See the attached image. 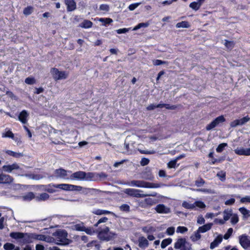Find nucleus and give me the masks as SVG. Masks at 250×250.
<instances>
[{"mask_svg": "<svg viewBox=\"0 0 250 250\" xmlns=\"http://www.w3.org/2000/svg\"><path fill=\"white\" fill-rule=\"evenodd\" d=\"M46 237L43 235L30 234H29V236L28 237V240H31L32 242L33 240H34V239L46 241Z\"/></svg>", "mask_w": 250, "mask_h": 250, "instance_id": "23", "label": "nucleus"}, {"mask_svg": "<svg viewBox=\"0 0 250 250\" xmlns=\"http://www.w3.org/2000/svg\"><path fill=\"white\" fill-rule=\"evenodd\" d=\"M71 172L69 171H67L63 168H59L55 170L54 174L58 178L69 179L70 177H69L68 175Z\"/></svg>", "mask_w": 250, "mask_h": 250, "instance_id": "10", "label": "nucleus"}, {"mask_svg": "<svg viewBox=\"0 0 250 250\" xmlns=\"http://www.w3.org/2000/svg\"><path fill=\"white\" fill-rule=\"evenodd\" d=\"M155 210L157 213L161 214H167L171 212L170 208L164 204L157 205L155 208Z\"/></svg>", "mask_w": 250, "mask_h": 250, "instance_id": "14", "label": "nucleus"}, {"mask_svg": "<svg viewBox=\"0 0 250 250\" xmlns=\"http://www.w3.org/2000/svg\"><path fill=\"white\" fill-rule=\"evenodd\" d=\"M175 232V228L173 227L168 228L166 230V233L168 235H172Z\"/></svg>", "mask_w": 250, "mask_h": 250, "instance_id": "57", "label": "nucleus"}, {"mask_svg": "<svg viewBox=\"0 0 250 250\" xmlns=\"http://www.w3.org/2000/svg\"><path fill=\"white\" fill-rule=\"evenodd\" d=\"M143 231L146 233L154 232L156 231L155 228L152 226H146L142 228Z\"/></svg>", "mask_w": 250, "mask_h": 250, "instance_id": "37", "label": "nucleus"}, {"mask_svg": "<svg viewBox=\"0 0 250 250\" xmlns=\"http://www.w3.org/2000/svg\"><path fill=\"white\" fill-rule=\"evenodd\" d=\"M235 200L233 198H231L229 199L226 200L225 202V204L227 206H231L234 204Z\"/></svg>", "mask_w": 250, "mask_h": 250, "instance_id": "61", "label": "nucleus"}, {"mask_svg": "<svg viewBox=\"0 0 250 250\" xmlns=\"http://www.w3.org/2000/svg\"><path fill=\"white\" fill-rule=\"evenodd\" d=\"M223 240V237L222 235H219L214 240V241L211 243L210 248L211 249H213L218 246L219 244L221 243Z\"/></svg>", "mask_w": 250, "mask_h": 250, "instance_id": "22", "label": "nucleus"}, {"mask_svg": "<svg viewBox=\"0 0 250 250\" xmlns=\"http://www.w3.org/2000/svg\"><path fill=\"white\" fill-rule=\"evenodd\" d=\"M189 26L190 25L189 23L187 21L178 22L176 25L177 28H188Z\"/></svg>", "mask_w": 250, "mask_h": 250, "instance_id": "38", "label": "nucleus"}, {"mask_svg": "<svg viewBox=\"0 0 250 250\" xmlns=\"http://www.w3.org/2000/svg\"><path fill=\"white\" fill-rule=\"evenodd\" d=\"M85 176L86 173L85 172L80 171L72 174L70 176V179L71 180H84Z\"/></svg>", "mask_w": 250, "mask_h": 250, "instance_id": "16", "label": "nucleus"}, {"mask_svg": "<svg viewBox=\"0 0 250 250\" xmlns=\"http://www.w3.org/2000/svg\"><path fill=\"white\" fill-rule=\"evenodd\" d=\"M14 134L9 129H5V130L2 133L1 137L2 138H13Z\"/></svg>", "mask_w": 250, "mask_h": 250, "instance_id": "30", "label": "nucleus"}, {"mask_svg": "<svg viewBox=\"0 0 250 250\" xmlns=\"http://www.w3.org/2000/svg\"><path fill=\"white\" fill-rule=\"evenodd\" d=\"M182 206L187 209H193L194 208V206L193 204H190L186 201H184L182 203Z\"/></svg>", "mask_w": 250, "mask_h": 250, "instance_id": "45", "label": "nucleus"}, {"mask_svg": "<svg viewBox=\"0 0 250 250\" xmlns=\"http://www.w3.org/2000/svg\"><path fill=\"white\" fill-rule=\"evenodd\" d=\"M130 29H131L130 28H121V29H119L117 30L116 32L119 34L126 33L128 32L130 30Z\"/></svg>", "mask_w": 250, "mask_h": 250, "instance_id": "56", "label": "nucleus"}, {"mask_svg": "<svg viewBox=\"0 0 250 250\" xmlns=\"http://www.w3.org/2000/svg\"><path fill=\"white\" fill-rule=\"evenodd\" d=\"M250 120V118L248 116L239 119H236L231 122L230 125L232 127H235L237 125H242L247 123Z\"/></svg>", "mask_w": 250, "mask_h": 250, "instance_id": "13", "label": "nucleus"}, {"mask_svg": "<svg viewBox=\"0 0 250 250\" xmlns=\"http://www.w3.org/2000/svg\"><path fill=\"white\" fill-rule=\"evenodd\" d=\"M239 243L244 249H247L250 247V239L246 234H243L239 237Z\"/></svg>", "mask_w": 250, "mask_h": 250, "instance_id": "12", "label": "nucleus"}, {"mask_svg": "<svg viewBox=\"0 0 250 250\" xmlns=\"http://www.w3.org/2000/svg\"><path fill=\"white\" fill-rule=\"evenodd\" d=\"M4 152L7 154L17 158L21 157L23 156L22 154L21 153L14 152L12 150H5Z\"/></svg>", "mask_w": 250, "mask_h": 250, "instance_id": "32", "label": "nucleus"}, {"mask_svg": "<svg viewBox=\"0 0 250 250\" xmlns=\"http://www.w3.org/2000/svg\"><path fill=\"white\" fill-rule=\"evenodd\" d=\"M239 211L243 214V217L245 218H248L250 216V211L245 207L240 208H239Z\"/></svg>", "mask_w": 250, "mask_h": 250, "instance_id": "33", "label": "nucleus"}, {"mask_svg": "<svg viewBox=\"0 0 250 250\" xmlns=\"http://www.w3.org/2000/svg\"><path fill=\"white\" fill-rule=\"evenodd\" d=\"M225 45L226 47L229 49H231L234 46V43L232 42L226 41Z\"/></svg>", "mask_w": 250, "mask_h": 250, "instance_id": "60", "label": "nucleus"}, {"mask_svg": "<svg viewBox=\"0 0 250 250\" xmlns=\"http://www.w3.org/2000/svg\"><path fill=\"white\" fill-rule=\"evenodd\" d=\"M177 163L176 160H171L167 164V167L169 168H175Z\"/></svg>", "mask_w": 250, "mask_h": 250, "instance_id": "55", "label": "nucleus"}, {"mask_svg": "<svg viewBox=\"0 0 250 250\" xmlns=\"http://www.w3.org/2000/svg\"><path fill=\"white\" fill-rule=\"evenodd\" d=\"M92 213L93 214L96 215H103V214H113V213L110 211L103 210L100 209H97L93 210L92 211Z\"/></svg>", "mask_w": 250, "mask_h": 250, "instance_id": "34", "label": "nucleus"}, {"mask_svg": "<svg viewBox=\"0 0 250 250\" xmlns=\"http://www.w3.org/2000/svg\"><path fill=\"white\" fill-rule=\"evenodd\" d=\"M98 21L103 23L104 25H106V24H110L113 22V20L110 18H100Z\"/></svg>", "mask_w": 250, "mask_h": 250, "instance_id": "40", "label": "nucleus"}, {"mask_svg": "<svg viewBox=\"0 0 250 250\" xmlns=\"http://www.w3.org/2000/svg\"><path fill=\"white\" fill-rule=\"evenodd\" d=\"M55 237L56 243L59 245H65L68 244V239H67V233L65 230H61L53 233Z\"/></svg>", "mask_w": 250, "mask_h": 250, "instance_id": "3", "label": "nucleus"}, {"mask_svg": "<svg viewBox=\"0 0 250 250\" xmlns=\"http://www.w3.org/2000/svg\"><path fill=\"white\" fill-rule=\"evenodd\" d=\"M28 114L25 110H22L19 115V120L23 124H25L27 121Z\"/></svg>", "mask_w": 250, "mask_h": 250, "instance_id": "21", "label": "nucleus"}, {"mask_svg": "<svg viewBox=\"0 0 250 250\" xmlns=\"http://www.w3.org/2000/svg\"><path fill=\"white\" fill-rule=\"evenodd\" d=\"M49 198V195L46 193H42L36 196L35 199L37 201H44L47 200Z\"/></svg>", "mask_w": 250, "mask_h": 250, "instance_id": "28", "label": "nucleus"}, {"mask_svg": "<svg viewBox=\"0 0 250 250\" xmlns=\"http://www.w3.org/2000/svg\"><path fill=\"white\" fill-rule=\"evenodd\" d=\"M84 227L85 226L82 222L76 224H74L70 227L71 229L80 231H83V230H84Z\"/></svg>", "mask_w": 250, "mask_h": 250, "instance_id": "25", "label": "nucleus"}, {"mask_svg": "<svg viewBox=\"0 0 250 250\" xmlns=\"http://www.w3.org/2000/svg\"><path fill=\"white\" fill-rule=\"evenodd\" d=\"M188 230L187 227L183 226H179L177 228L176 232L177 233H184Z\"/></svg>", "mask_w": 250, "mask_h": 250, "instance_id": "47", "label": "nucleus"}, {"mask_svg": "<svg viewBox=\"0 0 250 250\" xmlns=\"http://www.w3.org/2000/svg\"><path fill=\"white\" fill-rule=\"evenodd\" d=\"M149 245L147 239L144 236H141L138 238V246L142 249H146Z\"/></svg>", "mask_w": 250, "mask_h": 250, "instance_id": "18", "label": "nucleus"}, {"mask_svg": "<svg viewBox=\"0 0 250 250\" xmlns=\"http://www.w3.org/2000/svg\"><path fill=\"white\" fill-rule=\"evenodd\" d=\"M124 191L129 196L137 198H143L147 196V194L143 193L142 190L135 188H126Z\"/></svg>", "mask_w": 250, "mask_h": 250, "instance_id": "7", "label": "nucleus"}, {"mask_svg": "<svg viewBox=\"0 0 250 250\" xmlns=\"http://www.w3.org/2000/svg\"><path fill=\"white\" fill-rule=\"evenodd\" d=\"M228 146L227 143H222L220 144L216 148V151L218 153H220L223 151L224 148Z\"/></svg>", "mask_w": 250, "mask_h": 250, "instance_id": "48", "label": "nucleus"}, {"mask_svg": "<svg viewBox=\"0 0 250 250\" xmlns=\"http://www.w3.org/2000/svg\"><path fill=\"white\" fill-rule=\"evenodd\" d=\"M55 187L66 191H81L82 189L81 186L68 184H57Z\"/></svg>", "mask_w": 250, "mask_h": 250, "instance_id": "5", "label": "nucleus"}, {"mask_svg": "<svg viewBox=\"0 0 250 250\" xmlns=\"http://www.w3.org/2000/svg\"><path fill=\"white\" fill-rule=\"evenodd\" d=\"M23 167H26L22 164L14 163L3 165L2 170L7 173H15L18 176H28V175L25 174V171Z\"/></svg>", "mask_w": 250, "mask_h": 250, "instance_id": "1", "label": "nucleus"}, {"mask_svg": "<svg viewBox=\"0 0 250 250\" xmlns=\"http://www.w3.org/2000/svg\"><path fill=\"white\" fill-rule=\"evenodd\" d=\"M94 176V174L91 172H88L87 173H86L85 178H84V180H91Z\"/></svg>", "mask_w": 250, "mask_h": 250, "instance_id": "63", "label": "nucleus"}, {"mask_svg": "<svg viewBox=\"0 0 250 250\" xmlns=\"http://www.w3.org/2000/svg\"><path fill=\"white\" fill-rule=\"evenodd\" d=\"M68 11H74L76 8V3L74 0H64Z\"/></svg>", "mask_w": 250, "mask_h": 250, "instance_id": "20", "label": "nucleus"}, {"mask_svg": "<svg viewBox=\"0 0 250 250\" xmlns=\"http://www.w3.org/2000/svg\"><path fill=\"white\" fill-rule=\"evenodd\" d=\"M205 0H198L197 1H193L190 3L189 6L192 9L197 11L198 10L202 4L205 2Z\"/></svg>", "mask_w": 250, "mask_h": 250, "instance_id": "19", "label": "nucleus"}, {"mask_svg": "<svg viewBox=\"0 0 250 250\" xmlns=\"http://www.w3.org/2000/svg\"><path fill=\"white\" fill-rule=\"evenodd\" d=\"M217 176L222 181H225L226 179V172L221 171L217 174Z\"/></svg>", "mask_w": 250, "mask_h": 250, "instance_id": "51", "label": "nucleus"}, {"mask_svg": "<svg viewBox=\"0 0 250 250\" xmlns=\"http://www.w3.org/2000/svg\"><path fill=\"white\" fill-rule=\"evenodd\" d=\"M193 205L194 206V208L196 207H197L200 208H204L206 207L204 203L200 201H196L194 203H193Z\"/></svg>", "mask_w": 250, "mask_h": 250, "instance_id": "44", "label": "nucleus"}, {"mask_svg": "<svg viewBox=\"0 0 250 250\" xmlns=\"http://www.w3.org/2000/svg\"><path fill=\"white\" fill-rule=\"evenodd\" d=\"M13 181V178L9 175L0 174V184H10Z\"/></svg>", "mask_w": 250, "mask_h": 250, "instance_id": "17", "label": "nucleus"}, {"mask_svg": "<svg viewBox=\"0 0 250 250\" xmlns=\"http://www.w3.org/2000/svg\"><path fill=\"white\" fill-rule=\"evenodd\" d=\"M167 63V62L163 61L160 60H154L153 61V64L154 65H160L161 64H166Z\"/></svg>", "mask_w": 250, "mask_h": 250, "instance_id": "58", "label": "nucleus"}, {"mask_svg": "<svg viewBox=\"0 0 250 250\" xmlns=\"http://www.w3.org/2000/svg\"><path fill=\"white\" fill-rule=\"evenodd\" d=\"M193 190L194 191H197L199 192H202L204 193H209V194H215V191L214 190H212L210 189H206V188H200V189H193Z\"/></svg>", "mask_w": 250, "mask_h": 250, "instance_id": "41", "label": "nucleus"}, {"mask_svg": "<svg viewBox=\"0 0 250 250\" xmlns=\"http://www.w3.org/2000/svg\"><path fill=\"white\" fill-rule=\"evenodd\" d=\"M92 24L93 23L91 21L85 20L80 24L79 26L83 28H89L92 27Z\"/></svg>", "mask_w": 250, "mask_h": 250, "instance_id": "29", "label": "nucleus"}, {"mask_svg": "<svg viewBox=\"0 0 250 250\" xmlns=\"http://www.w3.org/2000/svg\"><path fill=\"white\" fill-rule=\"evenodd\" d=\"M213 224L212 223H208L207 224H205L201 227H200L198 230L199 232L201 233H205L209 230H210L212 227Z\"/></svg>", "mask_w": 250, "mask_h": 250, "instance_id": "27", "label": "nucleus"}, {"mask_svg": "<svg viewBox=\"0 0 250 250\" xmlns=\"http://www.w3.org/2000/svg\"><path fill=\"white\" fill-rule=\"evenodd\" d=\"M232 211L231 209H225L223 211V219L226 221L229 220L231 216H232Z\"/></svg>", "mask_w": 250, "mask_h": 250, "instance_id": "31", "label": "nucleus"}, {"mask_svg": "<svg viewBox=\"0 0 250 250\" xmlns=\"http://www.w3.org/2000/svg\"><path fill=\"white\" fill-rule=\"evenodd\" d=\"M240 202L242 204L250 203V196H246L241 198Z\"/></svg>", "mask_w": 250, "mask_h": 250, "instance_id": "50", "label": "nucleus"}, {"mask_svg": "<svg viewBox=\"0 0 250 250\" xmlns=\"http://www.w3.org/2000/svg\"><path fill=\"white\" fill-rule=\"evenodd\" d=\"M10 236L12 238L15 239H23L24 243H31V240H28L29 234L27 233H23L21 232H11L10 234Z\"/></svg>", "mask_w": 250, "mask_h": 250, "instance_id": "9", "label": "nucleus"}, {"mask_svg": "<svg viewBox=\"0 0 250 250\" xmlns=\"http://www.w3.org/2000/svg\"><path fill=\"white\" fill-rule=\"evenodd\" d=\"M234 151L238 155L250 156V147H238Z\"/></svg>", "mask_w": 250, "mask_h": 250, "instance_id": "15", "label": "nucleus"}, {"mask_svg": "<svg viewBox=\"0 0 250 250\" xmlns=\"http://www.w3.org/2000/svg\"><path fill=\"white\" fill-rule=\"evenodd\" d=\"M200 232L197 229L194 233L190 236V239L193 242H196L200 240L201 238Z\"/></svg>", "mask_w": 250, "mask_h": 250, "instance_id": "35", "label": "nucleus"}, {"mask_svg": "<svg viewBox=\"0 0 250 250\" xmlns=\"http://www.w3.org/2000/svg\"><path fill=\"white\" fill-rule=\"evenodd\" d=\"M25 83L28 84H32L35 83V80L32 77H28L25 80Z\"/></svg>", "mask_w": 250, "mask_h": 250, "instance_id": "59", "label": "nucleus"}, {"mask_svg": "<svg viewBox=\"0 0 250 250\" xmlns=\"http://www.w3.org/2000/svg\"><path fill=\"white\" fill-rule=\"evenodd\" d=\"M233 232V229L232 228H229L227 232L226 233V234L224 236V238L225 239H228L230 237V236L231 235L232 233Z\"/></svg>", "mask_w": 250, "mask_h": 250, "instance_id": "54", "label": "nucleus"}, {"mask_svg": "<svg viewBox=\"0 0 250 250\" xmlns=\"http://www.w3.org/2000/svg\"><path fill=\"white\" fill-rule=\"evenodd\" d=\"M83 231L85 232V233L89 235H92L95 233V230L91 227H84V230Z\"/></svg>", "mask_w": 250, "mask_h": 250, "instance_id": "49", "label": "nucleus"}, {"mask_svg": "<svg viewBox=\"0 0 250 250\" xmlns=\"http://www.w3.org/2000/svg\"><path fill=\"white\" fill-rule=\"evenodd\" d=\"M108 220V218L106 217H103L99 220V221L97 222L96 224L94 225V226L97 227H98V225L102 223H105Z\"/></svg>", "mask_w": 250, "mask_h": 250, "instance_id": "62", "label": "nucleus"}, {"mask_svg": "<svg viewBox=\"0 0 250 250\" xmlns=\"http://www.w3.org/2000/svg\"><path fill=\"white\" fill-rule=\"evenodd\" d=\"M33 11V8L31 6L26 7L23 10V14L25 15H29L31 14Z\"/></svg>", "mask_w": 250, "mask_h": 250, "instance_id": "52", "label": "nucleus"}, {"mask_svg": "<svg viewBox=\"0 0 250 250\" xmlns=\"http://www.w3.org/2000/svg\"><path fill=\"white\" fill-rule=\"evenodd\" d=\"M177 107L172 105L170 106L168 104H165L160 103L159 104H151L147 107L146 109H154L155 108H165L166 109H175Z\"/></svg>", "mask_w": 250, "mask_h": 250, "instance_id": "11", "label": "nucleus"}, {"mask_svg": "<svg viewBox=\"0 0 250 250\" xmlns=\"http://www.w3.org/2000/svg\"><path fill=\"white\" fill-rule=\"evenodd\" d=\"M187 242L185 238H181L178 239L174 244V248L176 249H180Z\"/></svg>", "mask_w": 250, "mask_h": 250, "instance_id": "24", "label": "nucleus"}, {"mask_svg": "<svg viewBox=\"0 0 250 250\" xmlns=\"http://www.w3.org/2000/svg\"><path fill=\"white\" fill-rule=\"evenodd\" d=\"M129 186L132 187H136L139 188H158L163 186V184L152 183L147 182L144 181L133 180L131 181L128 184Z\"/></svg>", "mask_w": 250, "mask_h": 250, "instance_id": "2", "label": "nucleus"}, {"mask_svg": "<svg viewBox=\"0 0 250 250\" xmlns=\"http://www.w3.org/2000/svg\"><path fill=\"white\" fill-rule=\"evenodd\" d=\"M3 248L5 250H13L15 248V245L10 243H6L4 245Z\"/></svg>", "mask_w": 250, "mask_h": 250, "instance_id": "46", "label": "nucleus"}, {"mask_svg": "<svg viewBox=\"0 0 250 250\" xmlns=\"http://www.w3.org/2000/svg\"><path fill=\"white\" fill-rule=\"evenodd\" d=\"M116 235L115 232H111L108 227H106L99 231L98 237L102 240L109 241L114 238Z\"/></svg>", "mask_w": 250, "mask_h": 250, "instance_id": "4", "label": "nucleus"}, {"mask_svg": "<svg viewBox=\"0 0 250 250\" xmlns=\"http://www.w3.org/2000/svg\"><path fill=\"white\" fill-rule=\"evenodd\" d=\"M225 119L223 116H220L216 118H215L213 121H212L210 124H208L206 127V129L207 130H210L215 127L221 124H222L225 121Z\"/></svg>", "mask_w": 250, "mask_h": 250, "instance_id": "8", "label": "nucleus"}, {"mask_svg": "<svg viewBox=\"0 0 250 250\" xmlns=\"http://www.w3.org/2000/svg\"><path fill=\"white\" fill-rule=\"evenodd\" d=\"M51 74L56 81L65 79L68 77V73L65 71H59L56 68H53L50 71Z\"/></svg>", "mask_w": 250, "mask_h": 250, "instance_id": "6", "label": "nucleus"}, {"mask_svg": "<svg viewBox=\"0 0 250 250\" xmlns=\"http://www.w3.org/2000/svg\"><path fill=\"white\" fill-rule=\"evenodd\" d=\"M149 23L148 22H142L139 23L138 25H137L136 26H135L133 29H132L134 31L137 30L138 29L142 28V27H147L149 25Z\"/></svg>", "mask_w": 250, "mask_h": 250, "instance_id": "42", "label": "nucleus"}, {"mask_svg": "<svg viewBox=\"0 0 250 250\" xmlns=\"http://www.w3.org/2000/svg\"><path fill=\"white\" fill-rule=\"evenodd\" d=\"M36 196L33 192H30L22 196V199L25 201H30L33 199H35Z\"/></svg>", "mask_w": 250, "mask_h": 250, "instance_id": "36", "label": "nucleus"}, {"mask_svg": "<svg viewBox=\"0 0 250 250\" xmlns=\"http://www.w3.org/2000/svg\"><path fill=\"white\" fill-rule=\"evenodd\" d=\"M172 239L170 238H167L165 239H164L161 244V248L162 249L165 248L168 245L171 243L172 242Z\"/></svg>", "mask_w": 250, "mask_h": 250, "instance_id": "39", "label": "nucleus"}, {"mask_svg": "<svg viewBox=\"0 0 250 250\" xmlns=\"http://www.w3.org/2000/svg\"><path fill=\"white\" fill-rule=\"evenodd\" d=\"M56 185H42L41 187L42 190L47 191L49 193H53L55 192V186Z\"/></svg>", "mask_w": 250, "mask_h": 250, "instance_id": "26", "label": "nucleus"}, {"mask_svg": "<svg viewBox=\"0 0 250 250\" xmlns=\"http://www.w3.org/2000/svg\"><path fill=\"white\" fill-rule=\"evenodd\" d=\"M239 221V218L236 214H233L230 217V222L232 225L236 224Z\"/></svg>", "mask_w": 250, "mask_h": 250, "instance_id": "43", "label": "nucleus"}, {"mask_svg": "<svg viewBox=\"0 0 250 250\" xmlns=\"http://www.w3.org/2000/svg\"><path fill=\"white\" fill-rule=\"evenodd\" d=\"M205 184V181L202 179H200L195 181V185L197 187H200Z\"/></svg>", "mask_w": 250, "mask_h": 250, "instance_id": "64", "label": "nucleus"}, {"mask_svg": "<svg viewBox=\"0 0 250 250\" xmlns=\"http://www.w3.org/2000/svg\"><path fill=\"white\" fill-rule=\"evenodd\" d=\"M180 250H191V245L187 241L180 249Z\"/></svg>", "mask_w": 250, "mask_h": 250, "instance_id": "53", "label": "nucleus"}]
</instances>
